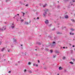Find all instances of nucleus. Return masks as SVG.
<instances>
[{"instance_id":"obj_29","label":"nucleus","mask_w":75,"mask_h":75,"mask_svg":"<svg viewBox=\"0 0 75 75\" xmlns=\"http://www.w3.org/2000/svg\"><path fill=\"white\" fill-rule=\"evenodd\" d=\"M10 49H9V50L8 49V52H10Z\"/></svg>"},{"instance_id":"obj_17","label":"nucleus","mask_w":75,"mask_h":75,"mask_svg":"<svg viewBox=\"0 0 75 75\" xmlns=\"http://www.w3.org/2000/svg\"><path fill=\"white\" fill-rule=\"evenodd\" d=\"M71 21H72V22L73 23H75V21L74 19H71Z\"/></svg>"},{"instance_id":"obj_42","label":"nucleus","mask_w":75,"mask_h":75,"mask_svg":"<svg viewBox=\"0 0 75 75\" xmlns=\"http://www.w3.org/2000/svg\"><path fill=\"white\" fill-rule=\"evenodd\" d=\"M33 66H35V65H36L35 64H33Z\"/></svg>"},{"instance_id":"obj_52","label":"nucleus","mask_w":75,"mask_h":75,"mask_svg":"<svg viewBox=\"0 0 75 75\" xmlns=\"http://www.w3.org/2000/svg\"><path fill=\"white\" fill-rule=\"evenodd\" d=\"M65 48H66V49H67V47H65Z\"/></svg>"},{"instance_id":"obj_47","label":"nucleus","mask_w":75,"mask_h":75,"mask_svg":"<svg viewBox=\"0 0 75 75\" xmlns=\"http://www.w3.org/2000/svg\"><path fill=\"white\" fill-rule=\"evenodd\" d=\"M72 60H73V61H75V59H73Z\"/></svg>"},{"instance_id":"obj_2","label":"nucleus","mask_w":75,"mask_h":75,"mask_svg":"<svg viewBox=\"0 0 75 75\" xmlns=\"http://www.w3.org/2000/svg\"><path fill=\"white\" fill-rule=\"evenodd\" d=\"M49 11V10L48 9H46L45 10V12L43 13V17L44 18H45V17H46V15H47V12Z\"/></svg>"},{"instance_id":"obj_18","label":"nucleus","mask_w":75,"mask_h":75,"mask_svg":"<svg viewBox=\"0 0 75 75\" xmlns=\"http://www.w3.org/2000/svg\"><path fill=\"white\" fill-rule=\"evenodd\" d=\"M45 51H49V49H48V48H46L45 49Z\"/></svg>"},{"instance_id":"obj_62","label":"nucleus","mask_w":75,"mask_h":75,"mask_svg":"<svg viewBox=\"0 0 75 75\" xmlns=\"http://www.w3.org/2000/svg\"><path fill=\"white\" fill-rule=\"evenodd\" d=\"M36 8H38V6H37L36 7Z\"/></svg>"},{"instance_id":"obj_50","label":"nucleus","mask_w":75,"mask_h":75,"mask_svg":"<svg viewBox=\"0 0 75 75\" xmlns=\"http://www.w3.org/2000/svg\"><path fill=\"white\" fill-rule=\"evenodd\" d=\"M15 65L17 66V65H18V64H15Z\"/></svg>"},{"instance_id":"obj_13","label":"nucleus","mask_w":75,"mask_h":75,"mask_svg":"<svg viewBox=\"0 0 75 75\" xmlns=\"http://www.w3.org/2000/svg\"><path fill=\"white\" fill-rule=\"evenodd\" d=\"M57 34H61V33L59 32H57V33H56Z\"/></svg>"},{"instance_id":"obj_49","label":"nucleus","mask_w":75,"mask_h":75,"mask_svg":"<svg viewBox=\"0 0 75 75\" xmlns=\"http://www.w3.org/2000/svg\"><path fill=\"white\" fill-rule=\"evenodd\" d=\"M75 47V46L73 45L72 46V47Z\"/></svg>"},{"instance_id":"obj_44","label":"nucleus","mask_w":75,"mask_h":75,"mask_svg":"<svg viewBox=\"0 0 75 75\" xmlns=\"http://www.w3.org/2000/svg\"><path fill=\"white\" fill-rule=\"evenodd\" d=\"M40 60H38V63H40Z\"/></svg>"},{"instance_id":"obj_53","label":"nucleus","mask_w":75,"mask_h":75,"mask_svg":"<svg viewBox=\"0 0 75 75\" xmlns=\"http://www.w3.org/2000/svg\"><path fill=\"white\" fill-rule=\"evenodd\" d=\"M17 16H19V14H17Z\"/></svg>"},{"instance_id":"obj_4","label":"nucleus","mask_w":75,"mask_h":75,"mask_svg":"<svg viewBox=\"0 0 75 75\" xmlns=\"http://www.w3.org/2000/svg\"><path fill=\"white\" fill-rule=\"evenodd\" d=\"M6 30V26H4L2 28H0V30L1 31H5Z\"/></svg>"},{"instance_id":"obj_12","label":"nucleus","mask_w":75,"mask_h":75,"mask_svg":"<svg viewBox=\"0 0 75 75\" xmlns=\"http://www.w3.org/2000/svg\"><path fill=\"white\" fill-rule=\"evenodd\" d=\"M37 44H38V45H41V43L38 42H36Z\"/></svg>"},{"instance_id":"obj_58","label":"nucleus","mask_w":75,"mask_h":75,"mask_svg":"<svg viewBox=\"0 0 75 75\" xmlns=\"http://www.w3.org/2000/svg\"><path fill=\"white\" fill-rule=\"evenodd\" d=\"M37 19H39V18L38 17V18H37Z\"/></svg>"},{"instance_id":"obj_24","label":"nucleus","mask_w":75,"mask_h":75,"mask_svg":"<svg viewBox=\"0 0 75 75\" xmlns=\"http://www.w3.org/2000/svg\"><path fill=\"white\" fill-rule=\"evenodd\" d=\"M64 1H65V2H67V1H68V0H63Z\"/></svg>"},{"instance_id":"obj_34","label":"nucleus","mask_w":75,"mask_h":75,"mask_svg":"<svg viewBox=\"0 0 75 75\" xmlns=\"http://www.w3.org/2000/svg\"><path fill=\"white\" fill-rule=\"evenodd\" d=\"M47 6V4H45V5L43 6V7H45V6Z\"/></svg>"},{"instance_id":"obj_20","label":"nucleus","mask_w":75,"mask_h":75,"mask_svg":"<svg viewBox=\"0 0 75 75\" xmlns=\"http://www.w3.org/2000/svg\"><path fill=\"white\" fill-rule=\"evenodd\" d=\"M4 49H5V48H3L1 50V51H2V52L3 51H4Z\"/></svg>"},{"instance_id":"obj_21","label":"nucleus","mask_w":75,"mask_h":75,"mask_svg":"<svg viewBox=\"0 0 75 75\" xmlns=\"http://www.w3.org/2000/svg\"><path fill=\"white\" fill-rule=\"evenodd\" d=\"M69 63L70 64H71L72 65V64H74V63L72 62H70Z\"/></svg>"},{"instance_id":"obj_23","label":"nucleus","mask_w":75,"mask_h":75,"mask_svg":"<svg viewBox=\"0 0 75 75\" xmlns=\"http://www.w3.org/2000/svg\"><path fill=\"white\" fill-rule=\"evenodd\" d=\"M7 2H8V1H10V0H5Z\"/></svg>"},{"instance_id":"obj_16","label":"nucleus","mask_w":75,"mask_h":75,"mask_svg":"<svg viewBox=\"0 0 75 75\" xmlns=\"http://www.w3.org/2000/svg\"><path fill=\"white\" fill-rule=\"evenodd\" d=\"M66 58V57H62V59H63L64 60Z\"/></svg>"},{"instance_id":"obj_55","label":"nucleus","mask_w":75,"mask_h":75,"mask_svg":"<svg viewBox=\"0 0 75 75\" xmlns=\"http://www.w3.org/2000/svg\"><path fill=\"white\" fill-rule=\"evenodd\" d=\"M5 24H7V23H6V22H5Z\"/></svg>"},{"instance_id":"obj_28","label":"nucleus","mask_w":75,"mask_h":75,"mask_svg":"<svg viewBox=\"0 0 75 75\" xmlns=\"http://www.w3.org/2000/svg\"><path fill=\"white\" fill-rule=\"evenodd\" d=\"M52 25V24H50L48 25V27H51Z\"/></svg>"},{"instance_id":"obj_7","label":"nucleus","mask_w":75,"mask_h":75,"mask_svg":"<svg viewBox=\"0 0 75 75\" xmlns=\"http://www.w3.org/2000/svg\"><path fill=\"white\" fill-rule=\"evenodd\" d=\"M45 23L46 24H48V23H49V22H48V20H46L45 21Z\"/></svg>"},{"instance_id":"obj_30","label":"nucleus","mask_w":75,"mask_h":75,"mask_svg":"<svg viewBox=\"0 0 75 75\" xmlns=\"http://www.w3.org/2000/svg\"><path fill=\"white\" fill-rule=\"evenodd\" d=\"M21 21H22V22H23L24 21V20L23 19H21L20 20Z\"/></svg>"},{"instance_id":"obj_64","label":"nucleus","mask_w":75,"mask_h":75,"mask_svg":"<svg viewBox=\"0 0 75 75\" xmlns=\"http://www.w3.org/2000/svg\"><path fill=\"white\" fill-rule=\"evenodd\" d=\"M16 16H17V15H16L15 16V17H16Z\"/></svg>"},{"instance_id":"obj_57","label":"nucleus","mask_w":75,"mask_h":75,"mask_svg":"<svg viewBox=\"0 0 75 75\" xmlns=\"http://www.w3.org/2000/svg\"><path fill=\"white\" fill-rule=\"evenodd\" d=\"M21 47H22V46H23V45H21Z\"/></svg>"},{"instance_id":"obj_59","label":"nucleus","mask_w":75,"mask_h":75,"mask_svg":"<svg viewBox=\"0 0 75 75\" xmlns=\"http://www.w3.org/2000/svg\"><path fill=\"white\" fill-rule=\"evenodd\" d=\"M16 20H17V21H18V19H16Z\"/></svg>"},{"instance_id":"obj_56","label":"nucleus","mask_w":75,"mask_h":75,"mask_svg":"<svg viewBox=\"0 0 75 75\" xmlns=\"http://www.w3.org/2000/svg\"><path fill=\"white\" fill-rule=\"evenodd\" d=\"M63 48H65V47H63Z\"/></svg>"},{"instance_id":"obj_9","label":"nucleus","mask_w":75,"mask_h":75,"mask_svg":"<svg viewBox=\"0 0 75 75\" xmlns=\"http://www.w3.org/2000/svg\"><path fill=\"white\" fill-rule=\"evenodd\" d=\"M70 35H73L74 34L72 32H70Z\"/></svg>"},{"instance_id":"obj_45","label":"nucleus","mask_w":75,"mask_h":75,"mask_svg":"<svg viewBox=\"0 0 75 75\" xmlns=\"http://www.w3.org/2000/svg\"><path fill=\"white\" fill-rule=\"evenodd\" d=\"M8 73H11V71H8Z\"/></svg>"},{"instance_id":"obj_22","label":"nucleus","mask_w":75,"mask_h":75,"mask_svg":"<svg viewBox=\"0 0 75 75\" xmlns=\"http://www.w3.org/2000/svg\"><path fill=\"white\" fill-rule=\"evenodd\" d=\"M28 64L29 65H31V62H28Z\"/></svg>"},{"instance_id":"obj_37","label":"nucleus","mask_w":75,"mask_h":75,"mask_svg":"<svg viewBox=\"0 0 75 75\" xmlns=\"http://www.w3.org/2000/svg\"><path fill=\"white\" fill-rule=\"evenodd\" d=\"M59 7H60V6L59 5H58L57 7L58 8H59Z\"/></svg>"},{"instance_id":"obj_14","label":"nucleus","mask_w":75,"mask_h":75,"mask_svg":"<svg viewBox=\"0 0 75 75\" xmlns=\"http://www.w3.org/2000/svg\"><path fill=\"white\" fill-rule=\"evenodd\" d=\"M20 4H23V5H24V4H23L22 2L20 1L19 2Z\"/></svg>"},{"instance_id":"obj_40","label":"nucleus","mask_w":75,"mask_h":75,"mask_svg":"<svg viewBox=\"0 0 75 75\" xmlns=\"http://www.w3.org/2000/svg\"><path fill=\"white\" fill-rule=\"evenodd\" d=\"M64 72H67V70H64Z\"/></svg>"},{"instance_id":"obj_60","label":"nucleus","mask_w":75,"mask_h":75,"mask_svg":"<svg viewBox=\"0 0 75 75\" xmlns=\"http://www.w3.org/2000/svg\"><path fill=\"white\" fill-rule=\"evenodd\" d=\"M74 40H75V39H73V41H74Z\"/></svg>"},{"instance_id":"obj_51","label":"nucleus","mask_w":75,"mask_h":75,"mask_svg":"<svg viewBox=\"0 0 75 75\" xmlns=\"http://www.w3.org/2000/svg\"><path fill=\"white\" fill-rule=\"evenodd\" d=\"M44 45H42V47H44Z\"/></svg>"},{"instance_id":"obj_25","label":"nucleus","mask_w":75,"mask_h":75,"mask_svg":"<svg viewBox=\"0 0 75 75\" xmlns=\"http://www.w3.org/2000/svg\"><path fill=\"white\" fill-rule=\"evenodd\" d=\"M22 13H23V17L24 16V15L25 14V13H24V12H22Z\"/></svg>"},{"instance_id":"obj_1","label":"nucleus","mask_w":75,"mask_h":75,"mask_svg":"<svg viewBox=\"0 0 75 75\" xmlns=\"http://www.w3.org/2000/svg\"><path fill=\"white\" fill-rule=\"evenodd\" d=\"M51 45L52 48H54V47H55V46H56V43H55V42L54 41L51 44V43H49V45L50 46Z\"/></svg>"},{"instance_id":"obj_43","label":"nucleus","mask_w":75,"mask_h":75,"mask_svg":"<svg viewBox=\"0 0 75 75\" xmlns=\"http://www.w3.org/2000/svg\"><path fill=\"white\" fill-rule=\"evenodd\" d=\"M28 6V4H26V5H25V6H26V7H27V6Z\"/></svg>"},{"instance_id":"obj_8","label":"nucleus","mask_w":75,"mask_h":75,"mask_svg":"<svg viewBox=\"0 0 75 75\" xmlns=\"http://www.w3.org/2000/svg\"><path fill=\"white\" fill-rule=\"evenodd\" d=\"M55 53H56V54H57V53H60V52H59V51H58V50H55Z\"/></svg>"},{"instance_id":"obj_15","label":"nucleus","mask_w":75,"mask_h":75,"mask_svg":"<svg viewBox=\"0 0 75 75\" xmlns=\"http://www.w3.org/2000/svg\"><path fill=\"white\" fill-rule=\"evenodd\" d=\"M25 24H26V25H28L29 24L27 22H25Z\"/></svg>"},{"instance_id":"obj_19","label":"nucleus","mask_w":75,"mask_h":75,"mask_svg":"<svg viewBox=\"0 0 75 75\" xmlns=\"http://www.w3.org/2000/svg\"><path fill=\"white\" fill-rule=\"evenodd\" d=\"M56 57V55H53V58H55Z\"/></svg>"},{"instance_id":"obj_41","label":"nucleus","mask_w":75,"mask_h":75,"mask_svg":"<svg viewBox=\"0 0 75 75\" xmlns=\"http://www.w3.org/2000/svg\"><path fill=\"white\" fill-rule=\"evenodd\" d=\"M41 50H44V47H42V48H41Z\"/></svg>"},{"instance_id":"obj_32","label":"nucleus","mask_w":75,"mask_h":75,"mask_svg":"<svg viewBox=\"0 0 75 75\" xmlns=\"http://www.w3.org/2000/svg\"><path fill=\"white\" fill-rule=\"evenodd\" d=\"M50 53H52V52H53L52 50H50Z\"/></svg>"},{"instance_id":"obj_48","label":"nucleus","mask_w":75,"mask_h":75,"mask_svg":"<svg viewBox=\"0 0 75 75\" xmlns=\"http://www.w3.org/2000/svg\"><path fill=\"white\" fill-rule=\"evenodd\" d=\"M68 36H67V35H66V36H65V37H66V38H67V37Z\"/></svg>"},{"instance_id":"obj_6","label":"nucleus","mask_w":75,"mask_h":75,"mask_svg":"<svg viewBox=\"0 0 75 75\" xmlns=\"http://www.w3.org/2000/svg\"><path fill=\"white\" fill-rule=\"evenodd\" d=\"M64 18H66V19H68V18H69V17H68V16L66 15L64 16Z\"/></svg>"},{"instance_id":"obj_36","label":"nucleus","mask_w":75,"mask_h":75,"mask_svg":"<svg viewBox=\"0 0 75 75\" xmlns=\"http://www.w3.org/2000/svg\"><path fill=\"white\" fill-rule=\"evenodd\" d=\"M55 28H53L52 30V31H55Z\"/></svg>"},{"instance_id":"obj_3","label":"nucleus","mask_w":75,"mask_h":75,"mask_svg":"<svg viewBox=\"0 0 75 75\" xmlns=\"http://www.w3.org/2000/svg\"><path fill=\"white\" fill-rule=\"evenodd\" d=\"M75 2V0H72V1H70L69 4V5L68 7H71L73 5V3Z\"/></svg>"},{"instance_id":"obj_31","label":"nucleus","mask_w":75,"mask_h":75,"mask_svg":"<svg viewBox=\"0 0 75 75\" xmlns=\"http://www.w3.org/2000/svg\"><path fill=\"white\" fill-rule=\"evenodd\" d=\"M47 67H45L44 68V69H47Z\"/></svg>"},{"instance_id":"obj_46","label":"nucleus","mask_w":75,"mask_h":75,"mask_svg":"<svg viewBox=\"0 0 75 75\" xmlns=\"http://www.w3.org/2000/svg\"><path fill=\"white\" fill-rule=\"evenodd\" d=\"M38 64H36V67H38Z\"/></svg>"},{"instance_id":"obj_35","label":"nucleus","mask_w":75,"mask_h":75,"mask_svg":"<svg viewBox=\"0 0 75 75\" xmlns=\"http://www.w3.org/2000/svg\"><path fill=\"white\" fill-rule=\"evenodd\" d=\"M16 39H14V40H13V41H14V42H16Z\"/></svg>"},{"instance_id":"obj_33","label":"nucleus","mask_w":75,"mask_h":75,"mask_svg":"<svg viewBox=\"0 0 75 75\" xmlns=\"http://www.w3.org/2000/svg\"><path fill=\"white\" fill-rule=\"evenodd\" d=\"M26 71H27V70H26V69H25L24 70V72H26Z\"/></svg>"},{"instance_id":"obj_27","label":"nucleus","mask_w":75,"mask_h":75,"mask_svg":"<svg viewBox=\"0 0 75 75\" xmlns=\"http://www.w3.org/2000/svg\"><path fill=\"white\" fill-rule=\"evenodd\" d=\"M71 31H74V29L73 28H71Z\"/></svg>"},{"instance_id":"obj_5","label":"nucleus","mask_w":75,"mask_h":75,"mask_svg":"<svg viewBox=\"0 0 75 75\" xmlns=\"http://www.w3.org/2000/svg\"><path fill=\"white\" fill-rule=\"evenodd\" d=\"M11 27L12 29H14L15 28V25L14 23H12L11 25Z\"/></svg>"},{"instance_id":"obj_54","label":"nucleus","mask_w":75,"mask_h":75,"mask_svg":"<svg viewBox=\"0 0 75 75\" xmlns=\"http://www.w3.org/2000/svg\"><path fill=\"white\" fill-rule=\"evenodd\" d=\"M29 23H31V21H29Z\"/></svg>"},{"instance_id":"obj_39","label":"nucleus","mask_w":75,"mask_h":75,"mask_svg":"<svg viewBox=\"0 0 75 75\" xmlns=\"http://www.w3.org/2000/svg\"><path fill=\"white\" fill-rule=\"evenodd\" d=\"M71 53H73V50H71Z\"/></svg>"},{"instance_id":"obj_11","label":"nucleus","mask_w":75,"mask_h":75,"mask_svg":"<svg viewBox=\"0 0 75 75\" xmlns=\"http://www.w3.org/2000/svg\"><path fill=\"white\" fill-rule=\"evenodd\" d=\"M17 19H18V20H20L21 19V17H20V16H19L18 17H17Z\"/></svg>"},{"instance_id":"obj_26","label":"nucleus","mask_w":75,"mask_h":75,"mask_svg":"<svg viewBox=\"0 0 75 75\" xmlns=\"http://www.w3.org/2000/svg\"><path fill=\"white\" fill-rule=\"evenodd\" d=\"M29 72L30 74H31V73H32V71H29Z\"/></svg>"},{"instance_id":"obj_61","label":"nucleus","mask_w":75,"mask_h":75,"mask_svg":"<svg viewBox=\"0 0 75 75\" xmlns=\"http://www.w3.org/2000/svg\"><path fill=\"white\" fill-rule=\"evenodd\" d=\"M69 45H71V44H69Z\"/></svg>"},{"instance_id":"obj_63","label":"nucleus","mask_w":75,"mask_h":75,"mask_svg":"<svg viewBox=\"0 0 75 75\" xmlns=\"http://www.w3.org/2000/svg\"><path fill=\"white\" fill-rule=\"evenodd\" d=\"M34 20H35V18H34Z\"/></svg>"},{"instance_id":"obj_10","label":"nucleus","mask_w":75,"mask_h":75,"mask_svg":"<svg viewBox=\"0 0 75 75\" xmlns=\"http://www.w3.org/2000/svg\"><path fill=\"white\" fill-rule=\"evenodd\" d=\"M59 70H62V69H63V68L62 67H59Z\"/></svg>"},{"instance_id":"obj_38","label":"nucleus","mask_w":75,"mask_h":75,"mask_svg":"<svg viewBox=\"0 0 75 75\" xmlns=\"http://www.w3.org/2000/svg\"><path fill=\"white\" fill-rule=\"evenodd\" d=\"M48 15H49V16H50V15H51V13H49L48 14Z\"/></svg>"}]
</instances>
